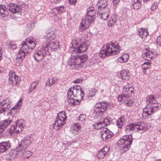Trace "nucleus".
Segmentation results:
<instances>
[{
	"label": "nucleus",
	"instance_id": "31",
	"mask_svg": "<svg viewBox=\"0 0 161 161\" xmlns=\"http://www.w3.org/2000/svg\"><path fill=\"white\" fill-rule=\"evenodd\" d=\"M77 57L70 58L69 59L68 63L69 65H70V66L80 65V62L77 61Z\"/></svg>",
	"mask_w": 161,
	"mask_h": 161
},
{
	"label": "nucleus",
	"instance_id": "56",
	"mask_svg": "<svg viewBox=\"0 0 161 161\" xmlns=\"http://www.w3.org/2000/svg\"><path fill=\"white\" fill-rule=\"evenodd\" d=\"M82 81V80L80 79H77L74 81V82L75 83H79Z\"/></svg>",
	"mask_w": 161,
	"mask_h": 161
},
{
	"label": "nucleus",
	"instance_id": "20",
	"mask_svg": "<svg viewBox=\"0 0 161 161\" xmlns=\"http://www.w3.org/2000/svg\"><path fill=\"white\" fill-rule=\"evenodd\" d=\"M12 122L11 120L7 119L3 121L0 123V136H2V134L6 129L7 127Z\"/></svg>",
	"mask_w": 161,
	"mask_h": 161
},
{
	"label": "nucleus",
	"instance_id": "33",
	"mask_svg": "<svg viewBox=\"0 0 161 161\" xmlns=\"http://www.w3.org/2000/svg\"><path fill=\"white\" fill-rule=\"evenodd\" d=\"M6 45L8 48L10 49L14 50L17 47V45L14 42L12 41L8 40L6 41Z\"/></svg>",
	"mask_w": 161,
	"mask_h": 161
},
{
	"label": "nucleus",
	"instance_id": "22",
	"mask_svg": "<svg viewBox=\"0 0 161 161\" xmlns=\"http://www.w3.org/2000/svg\"><path fill=\"white\" fill-rule=\"evenodd\" d=\"M154 53H156L154 52L147 50V51L142 54L143 58L147 59L148 61H151L153 59Z\"/></svg>",
	"mask_w": 161,
	"mask_h": 161
},
{
	"label": "nucleus",
	"instance_id": "14",
	"mask_svg": "<svg viewBox=\"0 0 161 161\" xmlns=\"http://www.w3.org/2000/svg\"><path fill=\"white\" fill-rule=\"evenodd\" d=\"M93 19L92 17L86 15L85 18L82 20L81 25L79 27L80 31L82 32L88 28L92 23Z\"/></svg>",
	"mask_w": 161,
	"mask_h": 161
},
{
	"label": "nucleus",
	"instance_id": "25",
	"mask_svg": "<svg viewBox=\"0 0 161 161\" xmlns=\"http://www.w3.org/2000/svg\"><path fill=\"white\" fill-rule=\"evenodd\" d=\"M109 149V148L107 147H104L100 150L98 153L97 156L99 159L104 158L107 153Z\"/></svg>",
	"mask_w": 161,
	"mask_h": 161
},
{
	"label": "nucleus",
	"instance_id": "27",
	"mask_svg": "<svg viewBox=\"0 0 161 161\" xmlns=\"http://www.w3.org/2000/svg\"><path fill=\"white\" fill-rule=\"evenodd\" d=\"M138 32L139 36L140 37L143 39L144 38L145 39V38L148 35V33L147 28L139 29Z\"/></svg>",
	"mask_w": 161,
	"mask_h": 161
},
{
	"label": "nucleus",
	"instance_id": "26",
	"mask_svg": "<svg viewBox=\"0 0 161 161\" xmlns=\"http://www.w3.org/2000/svg\"><path fill=\"white\" fill-rule=\"evenodd\" d=\"M125 122L126 119L125 116L122 115L117 120L116 122V125L118 128H121L125 125Z\"/></svg>",
	"mask_w": 161,
	"mask_h": 161
},
{
	"label": "nucleus",
	"instance_id": "9",
	"mask_svg": "<svg viewBox=\"0 0 161 161\" xmlns=\"http://www.w3.org/2000/svg\"><path fill=\"white\" fill-rule=\"evenodd\" d=\"M109 105L108 103L100 102L96 104L94 107V113L99 116L104 114Z\"/></svg>",
	"mask_w": 161,
	"mask_h": 161
},
{
	"label": "nucleus",
	"instance_id": "28",
	"mask_svg": "<svg viewBox=\"0 0 161 161\" xmlns=\"http://www.w3.org/2000/svg\"><path fill=\"white\" fill-rule=\"evenodd\" d=\"M49 42L48 46L52 49L55 51V49H57L59 48V45L58 42L55 39L53 40L50 41Z\"/></svg>",
	"mask_w": 161,
	"mask_h": 161
},
{
	"label": "nucleus",
	"instance_id": "1",
	"mask_svg": "<svg viewBox=\"0 0 161 161\" xmlns=\"http://www.w3.org/2000/svg\"><path fill=\"white\" fill-rule=\"evenodd\" d=\"M147 104L143 108L142 115L145 119L150 118L159 106L153 95H151L146 98Z\"/></svg>",
	"mask_w": 161,
	"mask_h": 161
},
{
	"label": "nucleus",
	"instance_id": "43",
	"mask_svg": "<svg viewBox=\"0 0 161 161\" xmlns=\"http://www.w3.org/2000/svg\"><path fill=\"white\" fill-rule=\"evenodd\" d=\"M22 152V154L23 156L25 158H28L32 155V152L28 151L23 150Z\"/></svg>",
	"mask_w": 161,
	"mask_h": 161
},
{
	"label": "nucleus",
	"instance_id": "57",
	"mask_svg": "<svg viewBox=\"0 0 161 161\" xmlns=\"http://www.w3.org/2000/svg\"><path fill=\"white\" fill-rule=\"evenodd\" d=\"M119 2V0H113L114 4H116Z\"/></svg>",
	"mask_w": 161,
	"mask_h": 161
},
{
	"label": "nucleus",
	"instance_id": "3",
	"mask_svg": "<svg viewBox=\"0 0 161 161\" xmlns=\"http://www.w3.org/2000/svg\"><path fill=\"white\" fill-rule=\"evenodd\" d=\"M120 47L117 42L107 43L105 46L103 47L98 55L101 58H104L117 54L120 52Z\"/></svg>",
	"mask_w": 161,
	"mask_h": 161
},
{
	"label": "nucleus",
	"instance_id": "53",
	"mask_svg": "<svg viewBox=\"0 0 161 161\" xmlns=\"http://www.w3.org/2000/svg\"><path fill=\"white\" fill-rule=\"evenodd\" d=\"M22 104L21 99H20L17 103L15 106L19 107L20 108V106Z\"/></svg>",
	"mask_w": 161,
	"mask_h": 161
},
{
	"label": "nucleus",
	"instance_id": "35",
	"mask_svg": "<svg viewBox=\"0 0 161 161\" xmlns=\"http://www.w3.org/2000/svg\"><path fill=\"white\" fill-rule=\"evenodd\" d=\"M76 56L77 57V61L80 62V64L81 63H84L86 61L88 56L86 55H81L80 53L77 54Z\"/></svg>",
	"mask_w": 161,
	"mask_h": 161
},
{
	"label": "nucleus",
	"instance_id": "48",
	"mask_svg": "<svg viewBox=\"0 0 161 161\" xmlns=\"http://www.w3.org/2000/svg\"><path fill=\"white\" fill-rule=\"evenodd\" d=\"M75 141H72L70 142H68L66 143H64V144L66 147H68L70 145H74V144L76 143Z\"/></svg>",
	"mask_w": 161,
	"mask_h": 161
},
{
	"label": "nucleus",
	"instance_id": "6",
	"mask_svg": "<svg viewBox=\"0 0 161 161\" xmlns=\"http://www.w3.org/2000/svg\"><path fill=\"white\" fill-rule=\"evenodd\" d=\"M78 86V85H74L70 88L67 92L68 102L70 105H77L80 103L79 100L76 98Z\"/></svg>",
	"mask_w": 161,
	"mask_h": 161
},
{
	"label": "nucleus",
	"instance_id": "21",
	"mask_svg": "<svg viewBox=\"0 0 161 161\" xmlns=\"http://www.w3.org/2000/svg\"><path fill=\"white\" fill-rule=\"evenodd\" d=\"M44 36L49 41L53 40L55 37L54 31L51 29H47L46 30Z\"/></svg>",
	"mask_w": 161,
	"mask_h": 161
},
{
	"label": "nucleus",
	"instance_id": "38",
	"mask_svg": "<svg viewBox=\"0 0 161 161\" xmlns=\"http://www.w3.org/2000/svg\"><path fill=\"white\" fill-rule=\"evenodd\" d=\"M20 109L19 107L14 106L10 109L8 114L9 115L10 114L11 115L14 116L16 113L19 111Z\"/></svg>",
	"mask_w": 161,
	"mask_h": 161
},
{
	"label": "nucleus",
	"instance_id": "62",
	"mask_svg": "<svg viewBox=\"0 0 161 161\" xmlns=\"http://www.w3.org/2000/svg\"><path fill=\"white\" fill-rule=\"evenodd\" d=\"M42 66H43V68H45V66L44 64L43 63H42Z\"/></svg>",
	"mask_w": 161,
	"mask_h": 161
},
{
	"label": "nucleus",
	"instance_id": "4",
	"mask_svg": "<svg viewBox=\"0 0 161 161\" xmlns=\"http://www.w3.org/2000/svg\"><path fill=\"white\" fill-rule=\"evenodd\" d=\"M12 13L13 14L21 12V8L20 5L16 4L11 3L6 7L4 5H0V15L4 17L8 15V10Z\"/></svg>",
	"mask_w": 161,
	"mask_h": 161
},
{
	"label": "nucleus",
	"instance_id": "51",
	"mask_svg": "<svg viewBox=\"0 0 161 161\" xmlns=\"http://www.w3.org/2000/svg\"><path fill=\"white\" fill-rule=\"evenodd\" d=\"M53 84V82L51 80V79H49L46 82V86H51Z\"/></svg>",
	"mask_w": 161,
	"mask_h": 161
},
{
	"label": "nucleus",
	"instance_id": "61",
	"mask_svg": "<svg viewBox=\"0 0 161 161\" xmlns=\"http://www.w3.org/2000/svg\"><path fill=\"white\" fill-rule=\"evenodd\" d=\"M148 1H149V0H143V1L144 3H146Z\"/></svg>",
	"mask_w": 161,
	"mask_h": 161
},
{
	"label": "nucleus",
	"instance_id": "40",
	"mask_svg": "<svg viewBox=\"0 0 161 161\" xmlns=\"http://www.w3.org/2000/svg\"><path fill=\"white\" fill-rule=\"evenodd\" d=\"M77 91L76 95V98H80L82 99V97L84 96V93L83 91H81V89L80 86H78Z\"/></svg>",
	"mask_w": 161,
	"mask_h": 161
},
{
	"label": "nucleus",
	"instance_id": "32",
	"mask_svg": "<svg viewBox=\"0 0 161 161\" xmlns=\"http://www.w3.org/2000/svg\"><path fill=\"white\" fill-rule=\"evenodd\" d=\"M118 17L116 14L112 15L109 20L108 21V25L109 26H112L116 22Z\"/></svg>",
	"mask_w": 161,
	"mask_h": 161
},
{
	"label": "nucleus",
	"instance_id": "30",
	"mask_svg": "<svg viewBox=\"0 0 161 161\" xmlns=\"http://www.w3.org/2000/svg\"><path fill=\"white\" fill-rule=\"evenodd\" d=\"M39 84L38 80H37L36 81H32L31 83L30 86L29 87L28 93L29 94L31 93L35 89L36 86Z\"/></svg>",
	"mask_w": 161,
	"mask_h": 161
},
{
	"label": "nucleus",
	"instance_id": "5",
	"mask_svg": "<svg viewBox=\"0 0 161 161\" xmlns=\"http://www.w3.org/2000/svg\"><path fill=\"white\" fill-rule=\"evenodd\" d=\"M133 139L131 135H125L121 137L117 141V144L121 153H124L127 151L130 148Z\"/></svg>",
	"mask_w": 161,
	"mask_h": 161
},
{
	"label": "nucleus",
	"instance_id": "58",
	"mask_svg": "<svg viewBox=\"0 0 161 161\" xmlns=\"http://www.w3.org/2000/svg\"><path fill=\"white\" fill-rule=\"evenodd\" d=\"M2 51L0 50V60L2 59Z\"/></svg>",
	"mask_w": 161,
	"mask_h": 161
},
{
	"label": "nucleus",
	"instance_id": "29",
	"mask_svg": "<svg viewBox=\"0 0 161 161\" xmlns=\"http://www.w3.org/2000/svg\"><path fill=\"white\" fill-rule=\"evenodd\" d=\"M130 75L129 71L128 70H123L121 71V77L123 80H128Z\"/></svg>",
	"mask_w": 161,
	"mask_h": 161
},
{
	"label": "nucleus",
	"instance_id": "19",
	"mask_svg": "<svg viewBox=\"0 0 161 161\" xmlns=\"http://www.w3.org/2000/svg\"><path fill=\"white\" fill-rule=\"evenodd\" d=\"M96 10L99 11L106 8H110V6L108 0H99L96 6Z\"/></svg>",
	"mask_w": 161,
	"mask_h": 161
},
{
	"label": "nucleus",
	"instance_id": "13",
	"mask_svg": "<svg viewBox=\"0 0 161 161\" xmlns=\"http://www.w3.org/2000/svg\"><path fill=\"white\" fill-rule=\"evenodd\" d=\"M23 129L22 124L20 122H14L11 126L9 130L10 134L12 136H14L22 131Z\"/></svg>",
	"mask_w": 161,
	"mask_h": 161
},
{
	"label": "nucleus",
	"instance_id": "45",
	"mask_svg": "<svg viewBox=\"0 0 161 161\" xmlns=\"http://www.w3.org/2000/svg\"><path fill=\"white\" fill-rule=\"evenodd\" d=\"M128 97H126V98L124 101L123 103H124L127 106H130L133 103L131 100Z\"/></svg>",
	"mask_w": 161,
	"mask_h": 161
},
{
	"label": "nucleus",
	"instance_id": "55",
	"mask_svg": "<svg viewBox=\"0 0 161 161\" xmlns=\"http://www.w3.org/2000/svg\"><path fill=\"white\" fill-rule=\"evenodd\" d=\"M49 1L52 3H59L60 0H49Z\"/></svg>",
	"mask_w": 161,
	"mask_h": 161
},
{
	"label": "nucleus",
	"instance_id": "2",
	"mask_svg": "<svg viewBox=\"0 0 161 161\" xmlns=\"http://www.w3.org/2000/svg\"><path fill=\"white\" fill-rule=\"evenodd\" d=\"M25 41L22 42V46L17 55L16 61L19 60L18 62L19 64L22 62L26 54H28L36 46V43L33 40L28 38L26 39Z\"/></svg>",
	"mask_w": 161,
	"mask_h": 161
},
{
	"label": "nucleus",
	"instance_id": "59",
	"mask_svg": "<svg viewBox=\"0 0 161 161\" xmlns=\"http://www.w3.org/2000/svg\"><path fill=\"white\" fill-rule=\"evenodd\" d=\"M53 80H54L55 81V82H56L57 80H58V79H57V78H55V77H53L52 78Z\"/></svg>",
	"mask_w": 161,
	"mask_h": 161
},
{
	"label": "nucleus",
	"instance_id": "7",
	"mask_svg": "<svg viewBox=\"0 0 161 161\" xmlns=\"http://www.w3.org/2000/svg\"><path fill=\"white\" fill-rule=\"evenodd\" d=\"M147 124L143 122L134 124L131 123L126 126L125 131L127 133L132 131L142 133L147 130Z\"/></svg>",
	"mask_w": 161,
	"mask_h": 161
},
{
	"label": "nucleus",
	"instance_id": "44",
	"mask_svg": "<svg viewBox=\"0 0 161 161\" xmlns=\"http://www.w3.org/2000/svg\"><path fill=\"white\" fill-rule=\"evenodd\" d=\"M126 97H128V95L127 94L119 95L118 97V100L119 101L121 102L122 103H123L124 101L126 98Z\"/></svg>",
	"mask_w": 161,
	"mask_h": 161
},
{
	"label": "nucleus",
	"instance_id": "18",
	"mask_svg": "<svg viewBox=\"0 0 161 161\" xmlns=\"http://www.w3.org/2000/svg\"><path fill=\"white\" fill-rule=\"evenodd\" d=\"M100 133L103 141L105 142L110 139L114 135L112 131L106 128L101 131Z\"/></svg>",
	"mask_w": 161,
	"mask_h": 161
},
{
	"label": "nucleus",
	"instance_id": "37",
	"mask_svg": "<svg viewBox=\"0 0 161 161\" xmlns=\"http://www.w3.org/2000/svg\"><path fill=\"white\" fill-rule=\"evenodd\" d=\"M65 9L64 6H60L59 7L56 8L54 9L53 11L55 14H61L65 11Z\"/></svg>",
	"mask_w": 161,
	"mask_h": 161
},
{
	"label": "nucleus",
	"instance_id": "10",
	"mask_svg": "<svg viewBox=\"0 0 161 161\" xmlns=\"http://www.w3.org/2000/svg\"><path fill=\"white\" fill-rule=\"evenodd\" d=\"M66 119V118L65 112L64 111L59 112L57 114L56 120L53 125V128L56 130L59 129L65 123Z\"/></svg>",
	"mask_w": 161,
	"mask_h": 161
},
{
	"label": "nucleus",
	"instance_id": "23",
	"mask_svg": "<svg viewBox=\"0 0 161 161\" xmlns=\"http://www.w3.org/2000/svg\"><path fill=\"white\" fill-rule=\"evenodd\" d=\"M81 128L80 124L79 123H75L72 125L70 130L73 134L76 135L79 133V131Z\"/></svg>",
	"mask_w": 161,
	"mask_h": 161
},
{
	"label": "nucleus",
	"instance_id": "39",
	"mask_svg": "<svg viewBox=\"0 0 161 161\" xmlns=\"http://www.w3.org/2000/svg\"><path fill=\"white\" fill-rule=\"evenodd\" d=\"M142 0H134L133 5L135 9H139L141 6V1Z\"/></svg>",
	"mask_w": 161,
	"mask_h": 161
},
{
	"label": "nucleus",
	"instance_id": "42",
	"mask_svg": "<svg viewBox=\"0 0 161 161\" xmlns=\"http://www.w3.org/2000/svg\"><path fill=\"white\" fill-rule=\"evenodd\" d=\"M150 66V63L149 62L145 63L142 64V67L144 74H146V70L148 69Z\"/></svg>",
	"mask_w": 161,
	"mask_h": 161
},
{
	"label": "nucleus",
	"instance_id": "50",
	"mask_svg": "<svg viewBox=\"0 0 161 161\" xmlns=\"http://www.w3.org/2000/svg\"><path fill=\"white\" fill-rule=\"evenodd\" d=\"M158 3L156 2H154L153 3L152 6L151 8V10L153 11L156 9L158 7Z\"/></svg>",
	"mask_w": 161,
	"mask_h": 161
},
{
	"label": "nucleus",
	"instance_id": "36",
	"mask_svg": "<svg viewBox=\"0 0 161 161\" xmlns=\"http://www.w3.org/2000/svg\"><path fill=\"white\" fill-rule=\"evenodd\" d=\"M104 127L109 125L112 122L111 119L109 116L106 117L101 120Z\"/></svg>",
	"mask_w": 161,
	"mask_h": 161
},
{
	"label": "nucleus",
	"instance_id": "41",
	"mask_svg": "<svg viewBox=\"0 0 161 161\" xmlns=\"http://www.w3.org/2000/svg\"><path fill=\"white\" fill-rule=\"evenodd\" d=\"M92 126L94 129L97 130L100 129L104 127L101 120L93 124Z\"/></svg>",
	"mask_w": 161,
	"mask_h": 161
},
{
	"label": "nucleus",
	"instance_id": "8",
	"mask_svg": "<svg viewBox=\"0 0 161 161\" xmlns=\"http://www.w3.org/2000/svg\"><path fill=\"white\" fill-rule=\"evenodd\" d=\"M32 139L30 136H28L25 137L21 142V143L19 145L18 147L16 148L15 150L12 151L14 152L13 153L15 155L13 157L17 156V154H20L22 151L25 150L30 145Z\"/></svg>",
	"mask_w": 161,
	"mask_h": 161
},
{
	"label": "nucleus",
	"instance_id": "63",
	"mask_svg": "<svg viewBox=\"0 0 161 161\" xmlns=\"http://www.w3.org/2000/svg\"><path fill=\"white\" fill-rule=\"evenodd\" d=\"M155 161H161V159H158V160H156Z\"/></svg>",
	"mask_w": 161,
	"mask_h": 161
},
{
	"label": "nucleus",
	"instance_id": "60",
	"mask_svg": "<svg viewBox=\"0 0 161 161\" xmlns=\"http://www.w3.org/2000/svg\"><path fill=\"white\" fill-rule=\"evenodd\" d=\"M51 79V80L52 81V82H53V84L55 83V81L52 78H50Z\"/></svg>",
	"mask_w": 161,
	"mask_h": 161
},
{
	"label": "nucleus",
	"instance_id": "16",
	"mask_svg": "<svg viewBox=\"0 0 161 161\" xmlns=\"http://www.w3.org/2000/svg\"><path fill=\"white\" fill-rule=\"evenodd\" d=\"M75 44L76 47L72 48L73 53H81L86 51L87 49L88 46L85 42H83L79 44V43L76 42Z\"/></svg>",
	"mask_w": 161,
	"mask_h": 161
},
{
	"label": "nucleus",
	"instance_id": "15",
	"mask_svg": "<svg viewBox=\"0 0 161 161\" xmlns=\"http://www.w3.org/2000/svg\"><path fill=\"white\" fill-rule=\"evenodd\" d=\"M11 104V103L9 99L5 98L0 102V114L4 113L9 110Z\"/></svg>",
	"mask_w": 161,
	"mask_h": 161
},
{
	"label": "nucleus",
	"instance_id": "47",
	"mask_svg": "<svg viewBox=\"0 0 161 161\" xmlns=\"http://www.w3.org/2000/svg\"><path fill=\"white\" fill-rule=\"evenodd\" d=\"M129 58V56L127 54H124L121 56L120 57V59L122 60L123 62H126Z\"/></svg>",
	"mask_w": 161,
	"mask_h": 161
},
{
	"label": "nucleus",
	"instance_id": "17",
	"mask_svg": "<svg viewBox=\"0 0 161 161\" xmlns=\"http://www.w3.org/2000/svg\"><path fill=\"white\" fill-rule=\"evenodd\" d=\"M96 10L98 16H100V18L104 20H107L110 14V8H106L99 11Z\"/></svg>",
	"mask_w": 161,
	"mask_h": 161
},
{
	"label": "nucleus",
	"instance_id": "12",
	"mask_svg": "<svg viewBox=\"0 0 161 161\" xmlns=\"http://www.w3.org/2000/svg\"><path fill=\"white\" fill-rule=\"evenodd\" d=\"M48 50V47L47 46L36 49L33 55L35 60L37 61H41L46 55V52Z\"/></svg>",
	"mask_w": 161,
	"mask_h": 161
},
{
	"label": "nucleus",
	"instance_id": "34",
	"mask_svg": "<svg viewBox=\"0 0 161 161\" xmlns=\"http://www.w3.org/2000/svg\"><path fill=\"white\" fill-rule=\"evenodd\" d=\"M87 14L86 15H90L92 17L95 15L97 11L96 9H95L94 7L92 6L89 7L87 10Z\"/></svg>",
	"mask_w": 161,
	"mask_h": 161
},
{
	"label": "nucleus",
	"instance_id": "46",
	"mask_svg": "<svg viewBox=\"0 0 161 161\" xmlns=\"http://www.w3.org/2000/svg\"><path fill=\"white\" fill-rule=\"evenodd\" d=\"M133 88H125L123 90V92H125L127 94L130 95L131 93L133 92Z\"/></svg>",
	"mask_w": 161,
	"mask_h": 161
},
{
	"label": "nucleus",
	"instance_id": "11",
	"mask_svg": "<svg viewBox=\"0 0 161 161\" xmlns=\"http://www.w3.org/2000/svg\"><path fill=\"white\" fill-rule=\"evenodd\" d=\"M8 76V85L12 87L14 86H19L21 80L20 77L16 75L15 72L13 70H12L9 72Z\"/></svg>",
	"mask_w": 161,
	"mask_h": 161
},
{
	"label": "nucleus",
	"instance_id": "49",
	"mask_svg": "<svg viewBox=\"0 0 161 161\" xmlns=\"http://www.w3.org/2000/svg\"><path fill=\"white\" fill-rule=\"evenodd\" d=\"M86 118V116L84 114H82L80 115L77 120L79 121H81L84 120Z\"/></svg>",
	"mask_w": 161,
	"mask_h": 161
},
{
	"label": "nucleus",
	"instance_id": "64",
	"mask_svg": "<svg viewBox=\"0 0 161 161\" xmlns=\"http://www.w3.org/2000/svg\"><path fill=\"white\" fill-rule=\"evenodd\" d=\"M159 131H161V129L159 130Z\"/></svg>",
	"mask_w": 161,
	"mask_h": 161
},
{
	"label": "nucleus",
	"instance_id": "24",
	"mask_svg": "<svg viewBox=\"0 0 161 161\" xmlns=\"http://www.w3.org/2000/svg\"><path fill=\"white\" fill-rule=\"evenodd\" d=\"M10 147V144L9 142H0V153L6 152Z\"/></svg>",
	"mask_w": 161,
	"mask_h": 161
},
{
	"label": "nucleus",
	"instance_id": "54",
	"mask_svg": "<svg viewBox=\"0 0 161 161\" xmlns=\"http://www.w3.org/2000/svg\"><path fill=\"white\" fill-rule=\"evenodd\" d=\"M77 0H69V3L72 5H74L77 2Z\"/></svg>",
	"mask_w": 161,
	"mask_h": 161
},
{
	"label": "nucleus",
	"instance_id": "52",
	"mask_svg": "<svg viewBox=\"0 0 161 161\" xmlns=\"http://www.w3.org/2000/svg\"><path fill=\"white\" fill-rule=\"evenodd\" d=\"M157 43L159 46H161V36H158L157 39Z\"/></svg>",
	"mask_w": 161,
	"mask_h": 161
}]
</instances>
